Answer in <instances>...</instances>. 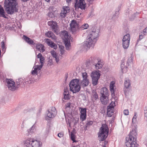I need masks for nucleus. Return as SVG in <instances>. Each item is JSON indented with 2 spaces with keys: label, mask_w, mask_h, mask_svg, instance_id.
I'll return each instance as SVG.
<instances>
[{
  "label": "nucleus",
  "mask_w": 147,
  "mask_h": 147,
  "mask_svg": "<svg viewBox=\"0 0 147 147\" xmlns=\"http://www.w3.org/2000/svg\"><path fill=\"white\" fill-rule=\"evenodd\" d=\"M4 7L8 14L12 15L18 11L19 5L17 0H5Z\"/></svg>",
  "instance_id": "1"
},
{
  "label": "nucleus",
  "mask_w": 147,
  "mask_h": 147,
  "mask_svg": "<svg viewBox=\"0 0 147 147\" xmlns=\"http://www.w3.org/2000/svg\"><path fill=\"white\" fill-rule=\"evenodd\" d=\"M99 32L93 30L90 32L88 36L87 41L84 42L83 45L85 49H87L92 47L93 48L97 40Z\"/></svg>",
  "instance_id": "2"
},
{
  "label": "nucleus",
  "mask_w": 147,
  "mask_h": 147,
  "mask_svg": "<svg viewBox=\"0 0 147 147\" xmlns=\"http://www.w3.org/2000/svg\"><path fill=\"white\" fill-rule=\"evenodd\" d=\"M137 133L134 129L132 130L130 132L129 137L128 140L126 139L127 142L125 145L127 147H137L138 145L137 144L136 140Z\"/></svg>",
  "instance_id": "3"
},
{
  "label": "nucleus",
  "mask_w": 147,
  "mask_h": 147,
  "mask_svg": "<svg viewBox=\"0 0 147 147\" xmlns=\"http://www.w3.org/2000/svg\"><path fill=\"white\" fill-rule=\"evenodd\" d=\"M100 100L102 103L104 105H106L108 101V96L109 91L106 87H103L101 89L100 91Z\"/></svg>",
  "instance_id": "4"
},
{
  "label": "nucleus",
  "mask_w": 147,
  "mask_h": 147,
  "mask_svg": "<svg viewBox=\"0 0 147 147\" xmlns=\"http://www.w3.org/2000/svg\"><path fill=\"white\" fill-rule=\"evenodd\" d=\"M100 130L98 133V137L100 141H103L105 140L108 135V129L103 126L100 129Z\"/></svg>",
  "instance_id": "5"
},
{
  "label": "nucleus",
  "mask_w": 147,
  "mask_h": 147,
  "mask_svg": "<svg viewBox=\"0 0 147 147\" xmlns=\"http://www.w3.org/2000/svg\"><path fill=\"white\" fill-rule=\"evenodd\" d=\"M99 70L93 71L91 74V76L92 79V84L93 86L96 85L98 83V79L100 76V74L99 72Z\"/></svg>",
  "instance_id": "6"
},
{
  "label": "nucleus",
  "mask_w": 147,
  "mask_h": 147,
  "mask_svg": "<svg viewBox=\"0 0 147 147\" xmlns=\"http://www.w3.org/2000/svg\"><path fill=\"white\" fill-rule=\"evenodd\" d=\"M75 7L76 10L79 8L85 9L86 7V3L84 0H75Z\"/></svg>",
  "instance_id": "7"
},
{
  "label": "nucleus",
  "mask_w": 147,
  "mask_h": 147,
  "mask_svg": "<svg viewBox=\"0 0 147 147\" xmlns=\"http://www.w3.org/2000/svg\"><path fill=\"white\" fill-rule=\"evenodd\" d=\"M70 31L72 32V34H75L78 31L79 26L76 20H74L71 21L70 24Z\"/></svg>",
  "instance_id": "8"
},
{
  "label": "nucleus",
  "mask_w": 147,
  "mask_h": 147,
  "mask_svg": "<svg viewBox=\"0 0 147 147\" xmlns=\"http://www.w3.org/2000/svg\"><path fill=\"white\" fill-rule=\"evenodd\" d=\"M83 80L80 82V86L82 87L87 86L89 84V82L88 79V76L86 72L82 73Z\"/></svg>",
  "instance_id": "9"
},
{
  "label": "nucleus",
  "mask_w": 147,
  "mask_h": 147,
  "mask_svg": "<svg viewBox=\"0 0 147 147\" xmlns=\"http://www.w3.org/2000/svg\"><path fill=\"white\" fill-rule=\"evenodd\" d=\"M6 81L7 86L9 89L12 91H14L17 89V87L15 85V82L12 79L6 78Z\"/></svg>",
  "instance_id": "10"
},
{
  "label": "nucleus",
  "mask_w": 147,
  "mask_h": 147,
  "mask_svg": "<svg viewBox=\"0 0 147 147\" xmlns=\"http://www.w3.org/2000/svg\"><path fill=\"white\" fill-rule=\"evenodd\" d=\"M111 104H110L107 107V115L108 117H111L114 112V107L115 106L114 102H112Z\"/></svg>",
  "instance_id": "11"
},
{
  "label": "nucleus",
  "mask_w": 147,
  "mask_h": 147,
  "mask_svg": "<svg viewBox=\"0 0 147 147\" xmlns=\"http://www.w3.org/2000/svg\"><path fill=\"white\" fill-rule=\"evenodd\" d=\"M35 130V125H34L30 129L24 132V134L25 137L31 138L32 135L34 132Z\"/></svg>",
  "instance_id": "12"
},
{
  "label": "nucleus",
  "mask_w": 147,
  "mask_h": 147,
  "mask_svg": "<svg viewBox=\"0 0 147 147\" xmlns=\"http://www.w3.org/2000/svg\"><path fill=\"white\" fill-rule=\"evenodd\" d=\"M70 10V8L68 6H63L62 8V10L60 13V16L62 18H64L66 15L67 13H68Z\"/></svg>",
  "instance_id": "13"
},
{
  "label": "nucleus",
  "mask_w": 147,
  "mask_h": 147,
  "mask_svg": "<svg viewBox=\"0 0 147 147\" xmlns=\"http://www.w3.org/2000/svg\"><path fill=\"white\" fill-rule=\"evenodd\" d=\"M110 89L112 97L115 96V91L116 87L114 81L111 82L110 84Z\"/></svg>",
  "instance_id": "14"
},
{
  "label": "nucleus",
  "mask_w": 147,
  "mask_h": 147,
  "mask_svg": "<svg viewBox=\"0 0 147 147\" xmlns=\"http://www.w3.org/2000/svg\"><path fill=\"white\" fill-rule=\"evenodd\" d=\"M45 40L48 46L51 48H53L55 49H56L57 48V45L54 42H52L50 39L47 38L45 39Z\"/></svg>",
  "instance_id": "15"
},
{
  "label": "nucleus",
  "mask_w": 147,
  "mask_h": 147,
  "mask_svg": "<svg viewBox=\"0 0 147 147\" xmlns=\"http://www.w3.org/2000/svg\"><path fill=\"white\" fill-rule=\"evenodd\" d=\"M34 140L32 138H28L24 142V145L27 147H32L33 142Z\"/></svg>",
  "instance_id": "16"
},
{
  "label": "nucleus",
  "mask_w": 147,
  "mask_h": 147,
  "mask_svg": "<svg viewBox=\"0 0 147 147\" xmlns=\"http://www.w3.org/2000/svg\"><path fill=\"white\" fill-rule=\"evenodd\" d=\"M80 85L79 80L78 79H75L72 80L69 83V88L71 87L72 88H73L75 86Z\"/></svg>",
  "instance_id": "17"
},
{
  "label": "nucleus",
  "mask_w": 147,
  "mask_h": 147,
  "mask_svg": "<svg viewBox=\"0 0 147 147\" xmlns=\"http://www.w3.org/2000/svg\"><path fill=\"white\" fill-rule=\"evenodd\" d=\"M51 111H53V113H52L51 112L48 111V113H47V117L50 118H53L54 117L57 113V112L56 111V109L54 107H51Z\"/></svg>",
  "instance_id": "18"
},
{
  "label": "nucleus",
  "mask_w": 147,
  "mask_h": 147,
  "mask_svg": "<svg viewBox=\"0 0 147 147\" xmlns=\"http://www.w3.org/2000/svg\"><path fill=\"white\" fill-rule=\"evenodd\" d=\"M48 24L49 25L51 26L53 30L55 32L57 31V26L55 22H49Z\"/></svg>",
  "instance_id": "19"
},
{
  "label": "nucleus",
  "mask_w": 147,
  "mask_h": 147,
  "mask_svg": "<svg viewBox=\"0 0 147 147\" xmlns=\"http://www.w3.org/2000/svg\"><path fill=\"white\" fill-rule=\"evenodd\" d=\"M42 68H40V66H39V65H37L34 66L33 68V69H34L32 71L31 74L33 75L35 74L37 75V72L38 71L40 70Z\"/></svg>",
  "instance_id": "20"
},
{
  "label": "nucleus",
  "mask_w": 147,
  "mask_h": 147,
  "mask_svg": "<svg viewBox=\"0 0 147 147\" xmlns=\"http://www.w3.org/2000/svg\"><path fill=\"white\" fill-rule=\"evenodd\" d=\"M70 90L73 92V93H76L79 92L80 89L81 87L80 85L75 86H74L73 88H72L71 87L69 88Z\"/></svg>",
  "instance_id": "21"
},
{
  "label": "nucleus",
  "mask_w": 147,
  "mask_h": 147,
  "mask_svg": "<svg viewBox=\"0 0 147 147\" xmlns=\"http://www.w3.org/2000/svg\"><path fill=\"white\" fill-rule=\"evenodd\" d=\"M23 39L29 44L34 45L35 44L34 42L30 38L24 35L23 38Z\"/></svg>",
  "instance_id": "22"
},
{
  "label": "nucleus",
  "mask_w": 147,
  "mask_h": 147,
  "mask_svg": "<svg viewBox=\"0 0 147 147\" xmlns=\"http://www.w3.org/2000/svg\"><path fill=\"white\" fill-rule=\"evenodd\" d=\"M32 147H41V142L36 140H34L33 142Z\"/></svg>",
  "instance_id": "23"
},
{
  "label": "nucleus",
  "mask_w": 147,
  "mask_h": 147,
  "mask_svg": "<svg viewBox=\"0 0 147 147\" xmlns=\"http://www.w3.org/2000/svg\"><path fill=\"white\" fill-rule=\"evenodd\" d=\"M45 35L47 37L51 38L54 40L56 39L55 36L54 34L51 31H48L46 33Z\"/></svg>",
  "instance_id": "24"
},
{
  "label": "nucleus",
  "mask_w": 147,
  "mask_h": 147,
  "mask_svg": "<svg viewBox=\"0 0 147 147\" xmlns=\"http://www.w3.org/2000/svg\"><path fill=\"white\" fill-rule=\"evenodd\" d=\"M5 12L3 8L0 5V17L7 19V17L5 15Z\"/></svg>",
  "instance_id": "25"
},
{
  "label": "nucleus",
  "mask_w": 147,
  "mask_h": 147,
  "mask_svg": "<svg viewBox=\"0 0 147 147\" xmlns=\"http://www.w3.org/2000/svg\"><path fill=\"white\" fill-rule=\"evenodd\" d=\"M64 43L66 49L69 50L70 46V43L69 39L68 38L66 39L65 40Z\"/></svg>",
  "instance_id": "26"
},
{
  "label": "nucleus",
  "mask_w": 147,
  "mask_h": 147,
  "mask_svg": "<svg viewBox=\"0 0 147 147\" xmlns=\"http://www.w3.org/2000/svg\"><path fill=\"white\" fill-rule=\"evenodd\" d=\"M36 48L39 51H42V52H43L45 51L44 46L42 44H37L36 45Z\"/></svg>",
  "instance_id": "27"
},
{
  "label": "nucleus",
  "mask_w": 147,
  "mask_h": 147,
  "mask_svg": "<svg viewBox=\"0 0 147 147\" xmlns=\"http://www.w3.org/2000/svg\"><path fill=\"white\" fill-rule=\"evenodd\" d=\"M129 42L128 41H122L123 47L124 49H127L129 47Z\"/></svg>",
  "instance_id": "28"
},
{
  "label": "nucleus",
  "mask_w": 147,
  "mask_h": 147,
  "mask_svg": "<svg viewBox=\"0 0 147 147\" xmlns=\"http://www.w3.org/2000/svg\"><path fill=\"white\" fill-rule=\"evenodd\" d=\"M94 65L96 69H100L102 66V64L101 61H98V63H94Z\"/></svg>",
  "instance_id": "29"
},
{
  "label": "nucleus",
  "mask_w": 147,
  "mask_h": 147,
  "mask_svg": "<svg viewBox=\"0 0 147 147\" xmlns=\"http://www.w3.org/2000/svg\"><path fill=\"white\" fill-rule=\"evenodd\" d=\"M124 85L125 87L126 88H128L130 85V80L128 78H125V79Z\"/></svg>",
  "instance_id": "30"
},
{
  "label": "nucleus",
  "mask_w": 147,
  "mask_h": 147,
  "mask_svg": "<svg viewBox=\"0 0 147 147\" xmlns=\"http://www.w3.org/2000/svg\"><path fill=\"white\" fill-rule=\"evenodd\" d=\"M130 40V36L129 34H127L125 35L123 38L122 41H127L129 42Z\"/></svg>",
  "instance_id": "31"
},
{
  "label": "nucleus",
  "mask_w": 147,
  "mask_h": 147,
  "mask_svg": "<svg viewBox=\"0 0 147 147\" xmlns=\"http://www.w3.org/2000/svg\"><path fill=\"white\" fill-rule=\"evenodd\" d=\"M23 82V80L22 78L18 79L16 80V84H17V88H18L19 87V86Z\"/></svg>",
  "instance_id": "32"
},
{
  "label": "nucleus",
  "mask_w": 147,
  "mask_h": 147,
  "mask_svg": "<svg viewBox=\"0 0 147 147\" xmlns=\"http://www.w3.org/2000/svg\"><path fill=\"white\" fill-rule=\"evenodd\" d=\"M70 137L71 140L73 141V142H75L76 141L75 140V136L74 134L72 132H71L70 134Z\"/></svg>",
  "instance_id": "33"
},
{
  "label": "nucleus",
  "mask_w": 147,
  "mask_h": 147,
  "mask_svg": "<svg viewBox=\"0 0 147 147\" xmlns=\"http://www.w3.org/2000/svg\"><path fill=\"white\" fill-rule=\"evenodd\" d=\"M86 114H82L80 115V119L82 121H83L86 119Z\"/></svg>",
  "instance_id": "34"
},
{
  "label": "nucleus",
  "mask_w": 147,
  "mask_h": 147,
  "mask_svg": "<svg viewBox=\"0 0 147 147\" xmlns=\"http://www.w3.org/2000/svg\"><path fill=\"white\" fill-rule=\"evenodd\" d=\"M80 113L82 114H86V109L83 108L82 107H80Z\"/></svg>",
  "instance_id": "35"
},
{
  "label": "nucleus",
  "mask_w": 147,
  "mask_h": 147,
  "mask_svg": "<svg viewBox=\"0 0 147 147\" xmlns=\"http://www.w3.org/2000/svg\"><path fill=\"white\" fill-rule=\"evenodd\" d=\"M93 98L95 100H96L98 99V95L97 93L96 92H93Z\"/></svg>",
  "instance_id": "36"
},
{
  "label": "nucleus",
  "mask_w": 147,
  "mask_h": 147,
  "mask_svg": "<svg viewBox=\"0 0 147 147\" xmlns=\"http://www.w3.org/2000/svg\"><path fill=\"white\" fill-rule=\"evenodd\" d=\"M44 60L45 58L44 57L40 59V61L41 63L40 65H39V66H40V68H42V66H43Z\"/></svg>",
  "instance_id": "37"
},
{
  "label": "nucleus",
  "mask_w": 147,
  "mask_h": 147,
  "mask_svg": "<svg viewBox=\"0 0 147 147\" xmlns=\"http://www.w3.org/2000/svg\"><path fill=\"white\" fill-rule=\"evenodd\" d=\"M88 27V25L87 24H83L80 27V29H81V30H83L85 29H86Z\"/></svg>",
  "instance_id": "38"
},
{
  "label": "nucleus",
  "mask_w": 147,
  "mask_h": 147,
  "mask_svg": "<svg viewBox=\"0 0 147 147\" xmlns=\"http://www.w3.org/2000/svg\"><path fill=\"white\" fill-rule=\"evenodd\" d=\"M132 63V58L130 57H129L127 60V66H129L130 65V64H131Z\"/></svg>",
  "instance_id": "39"
},
{
  "label": "nucleus",
  "mask_w": 147,
  "mask_h": 147,
  "mask_svg": "<svg viewBox=\"0 0 147 147\" xmlns=\"http://www.w3.org/2000/svg\"><path fill=\"white\" fill-rule=\"evenodd\" d=\"M93 122L91 121H87L86 125L88 127H90L93 124Z\"/></svg>",
  "instance_id": "40"
},
{
  "label": "nucleus",
  "mask_w": 147,
  "mask_h": 147,
  "mask_svg": "<svg viewBox=\"0 0 147 147\" xmlns=\"http://www.w3.org/2000/svg\"><path fill=\"white\" fill-rule=\"evenodd\" d=\"M51 53L53 57H55L57 56L55 52L54 51H51Z\"/></svg>",
  "instance_id": "41"
},
{
  "label": "nucleus",
  "mask_w": 147,
  "mask_h": 147,
  "mask_svg": "<svg viewBox=\"0 0 147 147\" xmlns=\"http://www.w3.org/2000/svg\"><path fill=\"white\" fill-rule=\"evenodd\" d=\"M70 98V96L69 94H67L64 95V99L65 100H69Z\"/></svg>",
  "instance_id": "42"
},
{
  "label": "nucleus",
  "mask_w": 147,
  "mask_h": 147,
  "mask_svg": "<svg viewBox=\"0 0 147 147\" xmlns=\"http://www.w3.org/2000/svg\"><path fill=\"white\" fill-rule=\"evenodd\" d=\"M67 94H69V92L68 90L67 89H65L64 90V94L63 95H66Z\"/></svg>",
  "instance_id": "43"
},
{
  "label": "nucleus",
  "mask_w": 147,
  "mask_h": 147,
  "mask_svg": "<svg viewBox=\"0 0 147 147\" xmlns=\"http://www.w3.org/2000/svg\"><path fill=\"white\" fill-rule=\"evenodd\" d=\"M48 16L50 18H53L54 16V15L53 13L52 12H49L48 13Z\"/></svg>",
  "instance_id": "44"
},
{
  "label": "nucleus",
  "mask_w": 147,
  "mask_h": 147,
  "mask_svg": "<svg viewBox=\"0 0 147 147\" xmlns=\"http://www.w3.org/2000/svg\"><path fill=\"white\" fill-rule=\"evenodd\" d=\"M124 114L125 115H129V111L127 109L124 110L123 111Z\"/></svg>",
  "instance_id": "45"
},
{
  "label": "nucleus",
  "mask_w": 147,
  "mask_h": 147,
  "mask_svg": "<svg viewBox=\"0 0 147 147\" xmlns=\"http://www.w3.org/2000/svg\"><path fill=\"white\" fill-rule=\"evenodd\" d=\"M145 35V34H144L143 35L142 34L140 35L139 39L138 40V42L139 41V40H141V39L143 38Z\"/></svg>",
  "instance_id": "46"
},
{
  "label": "nucleus",
  "mask_w": 147,
  "mask_h": 147,
  "mask_svg": "<svg viewBox=\"0 0 147 147\" xmlns=\"http://www.w3.org/2000/svg\"><path fill=\"white\" fill-rule=\"evenodd\" d=\"M73 121L74 122V125H76V124H77V123H78L79 119H78L77 118L76 119H74L73 120Z\"/></svg>",
  "instance_id": "47"
},
{
  "label": "nucleus",
  "mask_w": 147,
  "mask_h": 147,
  "mask_svg": "<svg viewBox=\"0 0 147 147\" xmlns=\"http://www.w3.org/2000/svg\"><path fill=\"white\" fill-rule=\"evenodd\" d=\"M124 64L123 63H122L121 65V71L122 73L123 72V69H124Z\"/></svg>",
  "instance_id": "48"
},
{
  "label": "nucleus",
  "mask_w": 147,
  "mask_h": 147,
  "mask_svg": "<svg viewBox=\"0 0 147 147\" xmlns=\"http://www.w3.org/2000/svg\"><path fill=\"white\" fill-rule=\"evenodd\" d=\"M136 115V112H135L134 113V115L133 117V120H135V122H136V119L137 118V116Z\"/></svg>",
  "instance_id": "49"
},
{
  "label": "nucleus",
  "mask_w": 147,
  "mask_h": 147,
  "mask_svg": "<svg viewBox=\"0 0 147 147\" xmlns=\"http://www.w3.org/2000/svg\"><path fill=\"white\" fill-rule=\"evenodd\" d=\"M96 60V58L94 57H91L90 60L91 62L93 63H94Z\"/></svg>",
  "instance_id": "50"
},
{
  "label": "nucleus",
  "mask_w": 147,
  "mask_h": 147,
  "mask_svg": "<svg viewBox=\"0 0 147 147\" xmlns=\"http://www.w3.org/2000/svg\"><path fill=\"white\" fill-rule=\"evenodd\" d=\"M71 104V103H67L66 105H65V106H66V108H70V105Z\"/></svg>",
  "instance_id": "51"
},
{
  "label": "nucleus",
  "mask_w": 147,
  "mask_h": 147,
  "mask_svg": "<svg viewBox=\"0 0 147 147\" xmlns=\"http://www.w3.org/2000/svg\"><path fill=\"white\" fill-rule=\"evenodd\" d=\"M37 58H39L40 59V58H41L43 57L42 56V54L41 53H39L37 55Z\"/></svg>",
  "instance_id": "52"
},
{
  "label": "nucleus",
  "mask_w": 147,
  "mask_h": 147,
  "mask_svg": "<svg viewBox=\"0 0 147 147\" xmlns=\"http://www.w3.org/2000/svg\"><path fill=\"white\" fill-rule=\"evenodd\" d=\"M136 14L135 13L133 14L130 18L131 20H133L135 17Z\"/></svg>",
  "instance_id": "53"
},
{
  "label": "nucleus",
  "mask_w": 147,
  "mask_h": 147,
  "mask_svg": "<svg viewBox=\"0 0 147 147\" xmlns=\"http://www.w3.org/2000/svg\"><path fill=\"white\" fill-rule=\"evenodd\" d=\"M58 136L59 138L62 137L63 136V134L61 133H59L58 134Z\"/></svg>",
  "instance_id": "54"
},
{
  "label": "nucleus",
  "mask_w": 147,
  "mask_h": 147,
  "mask_svg": "<svg viewBox=\"0 0 147 147\" xmlns=\"http://www.w3.org/2000/svg\"><path fill=\"white\" fill-rule=\"evenodd\" d=\"M55 60L56 62L57 63L59 61V58L57 57V56L55 57Z\"/></svg>",
  "instance_id": "55"
},
{
  "label": "nucleus",
  "mask_w": 147,
  "mask_h": 147,
  "mask_svg": "<svg viewBox=\"0 0 147 147\" xmlns=\"http://www.w3.org/2000/svg\"><path fill=\"white\" fill-rule=\"evenodd\" d=\"M143 32L145 33L147 32V27L143 30Z\"/></svg>",
  "instance_id": "56"
},
{
  "label": "nucleus",
  "mask_w": 147,
  "mask_h": 147,
  "mask_svg": "<svg viewBox=\"0 0 147 147\" xmlns=\"http://www.w3.org/2000/svg\"><path fill=\"white\" fill-rule=\"evenodd\" d=\"M1 47L2 49H3L5 48V45L4 42L3 43H2V42Z\"/></svg>",
  "instance_id": "57"
},
{
  "label": "nucleus",
  "mask_w": 147,
  "mask_h": 147,
  "mask_svg": "<svg viewBox=\"0 0 147 147\" xmlns=\"http://www.w3.org/2000/svg\"><path fill=\"white\" fill-rule=\"evenodd\" d=\"M68 78V74H66L65 75V81H66V80Z\"/></svg>",
  "instance_id": "58"
},
{
  "label": "nucleus",
  "mask_w": 147,
  "mask_h": 147,
  "mask_svg": "<svg viewBox=\"0 0 147 147\" xmlns=\"http://www.w3.org/2000/svg\"><path fill=\"white\" fill-rule=\"evenodd\" d=\"M88 127V126L85 125V127H84V130H86L87 129V128Z\"/></svg>",
  "instance_id": "59"
},
{
  "label": "nucleus",
  "mask_w": 147,
  "mask_h": 147,
  "mask_svg": "<svg viewBox=\"0 0 147 147\" xmlns=\"http://www.w3.org/2000/svg\"><path fill=\"white\" fill-rule=\"evenodd\" d=\"M51 107L48 110V111L49 112H52V113H53V112L52 111H51Z\"/></svg>",
  "instance_id": "60"
},
{
  "label": "nucleus",
  "mask_w": 147,
  "mask_h": 147,
  "mask_svg": "<svg viewBox=\"0 0 147 147\" xmlns=\"http://www.w3.org/2000/svg\"><path fill=\"white\" fill-rule=\"evenodd\" d=\"M64 53V51L62 50V51H61V55L63 54V53Z\"/></svg>",
  "instance_id": "61"
},
{
  "label": "nucleus",
  "mask_w": 147,
  "mask_h": 147,
  "mask_svg": "<svg viewBox=\"0 0 147 147\" xmlns=\"http://www.w3.org/2000/svg\"><path fill=\"white\" fill-rule=\"evenodd\" d=\"M49 132V129H46V134H47Z\"/></svg>",
  "instance_id": "62"
},
{
  "label": "nucleus",
  "mask_w": 147,
  "mask_h": 147,
  "mask_svg": "<svg viewBox=\"0 0 147 147\" xmlns=\"http://www.w3.org/2000/svg\"><path fill=\"white\" fill-rule=\"evenodd\" d=\"M89 2L91 4L92 3L93 1L92 0L89 1Z\"/></svg>",
  "instance_id": "63"
},
{
  "label": "nucleus",
  "mask_w": 147,
  "mask_h": 147,
  "mask_svg": "<svg viewBox=\"0 0 147 147\" xmlns=\"http://www.w3.org/2000/svg\"><path fill=\"white\" fill-rule=\"evenodd\" d=\"M23 2H26L27 1H29V0H21Z\"/></svg>",
  "instance_id": "64"
}]
</instances>
